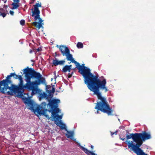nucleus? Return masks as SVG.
Returning <instances> with one entry per match:
<instances>
[{
	"label": "nucleus",
	"instance_id": "1",
	"mask_svg": "<svg viewBox=\"0 0 155 155\" xmlns=\"http://www.w3.org/2000/svg\"><path fill=\"white\" fill-rule=\"evenodd\" d=\"M106 80L104 79L101 82L88 88L91 91L93 92L94 94L97 95L98 99L100 101L95 104L94 108L97 110V113L98 114L99 110H100L109 116L112 115L113 110L110 107L106 99L102 96V93L101 91V90H104V92H106L108 91L106 87Z\"/></svg>",
	"mask_w": 155,
	"mask_h": 155
},
{
	"label": "nucleus",
	"instance_id": "2",
	"mask_svg": "<svg viewBox=\"0 0 155 155\" xmlns=\"http://www.w3.org/2000/svg\"><path fill=\"white\" fill-rule=\"evenodd\" d=\"M23 70L26 82L25 84V88L28 91H31V95L33 96L38 92V86L41 84L45 83V79L33 68H28L27 67V68Z\"/></svg>",
	"mask_w": 155,
	"mask_h": 155
},
{
	"label": "nucleus",
	"instance_id": "3",
	"mask_svg": "<svg viewBox=\"0 0 155 155\" xmlns=\"http://www.w3.org/2000/svg\"><path fill=\"white\" fill-rule=\"evenodd\" d=\"M72 62L75 64L76 68L78 70V72L83 76L84 83L88 88L102 81L98 78V76L94 75L91 73L90 69L84 66V64L80 65V63L74 60Z\"/></svg>",
	"mask_w": 155,
	"mask_h": 155
},
{
	"label": "nucleus",
	"instance_id": "4",
	"mask_svg": "<svg viewBox=\"0 0 155 155\" xmlns=\"http://www.w3.org/2000/svg\"><path fill=\"white\" fill-rule=\"evenodd\" d=\"M137 143L136 144H134L133 142L130 141H125L129 148H131L137 155H148L144 152L140 148L143 143V141L151 138V134L150 132H147L145 131H143L141 133H137Z\"/></svg>",
	"mask_w": 155,
	"mask_h": 155
},
{
	"label": "nucleus",
	"instance_id": "5",
	"mask_svg": "<svg viewBox=\"0 0 155 155\" xmlns=\"http://www.w3.org/2000/svg\"><path fill=\"white\" fill-rule=\"evenodd\" d=\"M47 104L45 102L42 103L41 105L37 107L35 111L37 112L39 115H44L47 118H49V115L46 114V112L48 111L49 113H51V116L52 117L53 120L54 121V120L57 119L58 121H59L58 118L59 119H61L62 118V115H59L57 114L60 111V110L58 108V106H56L55 107L53 108V109H50V110L46 109V106Z\"/></svg>",
	"mask_w": 155,
	"mask_h": 155
},
{
	"label": "nucleus",
	"instance_id": "6",
	"mask_svg": "<svg viewBox=\"0 0 155 155\" xmlns=\"http://www.w3.org/2000/svg\"><path fill=\"white\" fill-rule=\"evenodd\" d=\"M19 83L18 86H16L14 84H12V86L9 88V89L6 92L5 94L12 95L13 93H18L20 95H22L24 92V90L26 89L25 88V84L23 85V81L22 77L19 76L18 78Z\"/></svg>",
	"mask_w": 155,
	"mask_h": 155
},
{
	"label": "nucleus",
	"instance_id": "7",
	"mask_svg": "<svg viewBox=\"0 0 155 155\" xmlns=\"http://www.w3.org/2000/svg\"><path fill=\"white\" fill-rule=\"evenodd\" d=\"M12 73L10 75H8L5 79L0 81V92L4 94H5L6 92H7L12 86V84L11 80V77H12Z\"/></svg>",
	"mask_w": 155,
	"mask_h": 155
},
{
	"label": "nucleus",
	"instance_id": "8",
	"mask_svg": "<svg viewBox=\"0 0 155 155\" xmlns=\"http://www.w3.org/2000/svg\"><path fill=\"white\" fill-rule=\"evenodd\" d=\"M59 49L62 55L66 56L67 61H69L72 62L74 60L73 58L72 55L70 54V50L67 47L62 45L59 47Z\"/></svg>",
	"mask_w": 155,
	"mask_h": 155
},
{
	"label": "nucleus",
	"instance_id": "9",
	"mask_svg": "<svg viewBox=\"0 0 155 155\" xmlns=\"http://www.w3.org/2000/svg\"><path fill=\"white\" fill-rule=\"evenodd\" d=\"M45 97L47 96L46 98L49 102L48 105L49 106L50 109H53V108L55 107L58 106V103L60 102L59 100L53 99L51 100L52 95H51L50 93H49L48 96H47L46 94H45Z\"/></svg>",
	"mask_w": 155,
	"mask_h": 155
},
{
	"label": "nucleus",
	"instance_id": "10",
	"mask_svg": "<svg viewBox=\"0 0 155 155\" xmlns=\"http://www.w3.org/2000/svg\"><path fill=\"white\" fill-rule=\"evenodd\" d=\"M41 6V3H37L35 5H33L34 9L32 8L31 16L33 17L35 20L39 18L40 11L38 8Z\"/></svg>",
	"mask_w": 155,
	"mask_h": 155
},
{
	"label": "nucleus",
	"instance_id": "11",
	"mask_svg": "<svg viewBox=\"0 0 155 155\" xmlns=\"http://www.w3.org/2000/svg\"><path fill=\"white\" fill-rule=\"evenodd\" d=\"M35 21H38V22L36 21L32 22V24L35 27L38 28V29H40L41 28H43V25H44L43 22V20L40 18V15H39V18L36 19H35Z\"/></svg>",
	"mask_w": 155,
	"mask_h": 155
},
{
	"label": "nucleus",
	"instance_id": "12",
	"mask_svg": "<svg viewBox=\"0 0 155 155\" xmlns=\"http://www.w3.org/2000/svg\"><path fill=\"white\" fill-rule=\"evenodd\" d=\"M126 135L127 140H128L131 138L133 139V141L134 142H135L136 143H137V133L134 134H130L128 130H126ZM126 141L128 140H126Z\"/></svg>",
	"mask_w": 155,
	"mask_h": 155
},
{
	"label": "nucleus",
	"instance_id": "13",
	"mask_svg": "<svg viewBox=\"0 0 155 155\" xmlns=\"http://www.w3.org/2000/svg\"><path fill=\"white\" fill-rule=\"evenodd\" d=\"M54 123L58 126L60 127L61 129L67 130L65 124L61 122V120L60 121H58L57 119H56L54 120Z\"/></svg>",
	"mask_w": 155,
	"mask_h": 155
},
{
	"label": "nucleus",
	"instance_id": "14",
	"mask_svg": "<svg viewBox=\"0 0 155 155\" xmlns=\"http://www.w3.org/2000/svg\"><path fill=\"white\" fill-rule=\"evenodd\" d=\"M40 105H38L35 108V106L36 104L34 103L31 100V101L29 102V103L28 104V106L29 107V109L31 110H34L35 113L36 112L37 113V114H38L37 113V112L35 111L37 107H39V106H40L41 104Z\"/></svg>",
	"mask_w": 155,
	"mask_h": 155
},
{
	"label": "nucleus",
	"instance_id": "15",
	"mask_svg": "<svg viewBox=\"0 0 155 155\" xmlns=\"http://www.w3.org/2000/svg\"><path fill=\"white\" fill-rule=\"evenodd\" d=\"M65 61L64 60H61L58 61L56 58L53 60L52 61V64L55 66H56L58 65H63Z\"/></svg>",
	"mask_w": 155,
	"mask_h": 155
},
{
	"label": "nucleus",
	"instance_id": "16",
	"mask_svg": "<svg viewBox=\"0 0 155 155\" xmlns=\"http://www.w3.org/2000/svg\"><path fill=\"white\" fill-rule=\"evenodd\" d=\"M81 148L85 153L88 155H97L93 151H89L87 149L82 146H81Z\"/></svg>",
	"mask_w": 155,
	"mask_h": 155
},
{
	"label": "nucleus",
	"instance_id": "17",
	"mask_svg": "<svg viewBox=\"0 0 155 155\" xmlns=\"http://www.w3.org/2000/svg\"><path fill=\"white\" fill-rule=\"evenodd\" d=\"M74 133L72 131H67L66 135L68 138H70L72 140H74L73 138Z\"/></svg>",
	"mask_w": 155,
	"mask_h": 155
},
{
	"label": "nucleus",
	"instance_id": "18",
	"mask_svg": "<svg viewBox=\"0 0 155 155\" xmlns=\"http://www.w3.org/2000/svg\"><path fill=\"white\" fill-rule=\"evenodd\" d=\"M68 66V65H66L64 66L63 69L62 71L64 72H66L67 71L68 72H70L71 71V70L70 68V67Z\"/></svg>",
	"mask_w": 155,
	"mask_h": 155
},
{
	"label": "nucleus",
	"instance_id": "19",
	"mask_svg": "<svg viewBox=\"0 0 155 155\" xmlns=\"http://www.w3.org/2000/svg\"><path fill=\"white\" fill-rule=\"evenodd\" d=\"M12 9H17L19 7V2H13L12 4Z\"/></svg>",
	"mask_w": 155,
	"mask_h": 155
},
{
	"label": "nucleus",
	"instance_id": "20",
	"mask_svg": "<svg viewBox=\"0 0 155 155\" xmlns=\"http://www.w3.org/2000/svg\"><path fill=\"white\" fill-rule=\"evenodd\" d=\"M77 47L78 48H81L83 47V45L82 43L81 42H78Z\"/></svg>",
	"mask_w": 155,
	"mask_h": 155
},
{
	"label": "nucleus",
	"instance_id": "21",
	"mask_svg": "<svg viewBox=\"0 0 155 155\" xmlns=\"http://www.w3.org/2000/svg\"><path fill=\"white\" fill-rule=\"evenodd\" d=\"M12 77H13V78L15 79H18V78L19 76H21V77H22V76L21 75H17L15 74V73H12Z\"/></svg>",
	"mask_w": 155,
	"mask_h": 155
},
{
	"label": "nucleus",
	"instance_id": "22",
	"mask_svg": "<svg viewBox=\"0 0 155 155\" xmlns=\"http://www.w3.org/2000/svg\"><path fill=\"white\" fill-rule=\"evenodd\" d=\"M31 100L28 98H25L24 99V102L25 104H28Z\"/></svg>",
	"mask_w": 155,
	"mask_h": 155
},
{
	"label": "nucleus",
	"instance_id": "23",
	"mask_svg": "<svg viewBox=\"0 0 155 155\" xmlns=\"http://www.w3.org/2000/svg\"><path fill=\"white\" fill-rule=\"evenodd\" d=\"M122 134H120V139L122 140L123 141H124L125 139V135H124V136L122 135Z\"/></svg>",
	"mask_w": 155,
	"mask_h": 155
},
{
	"label": "nucleus",
	"instance_id": "24",
	"mask_svg": "<svg viewBox=\"0 0 155 155\" xmlns=\"http://www.w3.org/2000/svg\"><path fill=\"white\" fill-rule=\"evenodd\" d=\"M20 24L23 26L25 24V21L24 20H21L20 21Z\"/></svg>",
	"mask_w": 155,
	"mask_h": 155
},
{
	"label": "nucleus",
	"instance_id": "25",
	"mask_svg": "<svg viewBox=\"0 0 155 155\" xmlns=\"http://www.w3.org/2000/svg\"><path fill=\"white\" fill-rule=\"evenodd\" d=\"M74 71H72V72H69V73L68 74V78H71L72 77V74H73Z\"/></svg>",
	"mask_w": 155,
	"mask_h": 155
},
{
	"label": "nucleus",
	"instance_id": "26",
	"mask_svg": "<svg viewBox=\"0 0 155 155\" xmlns=\"http://www.w3.org/2000/svg\"><path fill=\"white\" fill-rule=\"evenodd\" d=\"M6 14V13H2L1 12H0V16H2L3 18H4L5 17Z\"/></svg>",
	"mask_w": 155,
	"mask_h": 155
},
{
	"label": "nucleus",
	"instance_id": "27",
	"mask_svg": "<svg viewBox=\"0 0 155 155\" xmlns=\"http://www.w3.org/2000/svg\"><path fill=\"white\" fill-rule=\"evenodd\" d=\"M55 88L54 87H52L51 90L50 91V93L51 94V93H54L55 92Z\"/></svg>",
	"mask_w": 155,
	"mask_h": 155
},
{
	"label": "nucleus",
	"instance_id": "28",
	"mask_svg": "<svg viewBox=\"0 0 155 155\" xmlns=\"http://www.w3.org/2000/svg\"><path fill=\"white\" fill-rule=\"evenodd\" d=\"M9 13L11 15H14V12L13 11L10 10L9 11Z\"/></svg>",
	"mask_w": 155,
	"mask_h": 155
},
{
	"label": "nucleus",
	"instance_id": "29",
	"mask_svg": "<svg viewBox=\"0 0 155 155\" xmlns=\"http://www.w3.org/2000/svg\"><path fill=\"white\" fill-rule=\"evenodd\" d=\"M118 132V131H116L114 132H111V135H113L114 134L115 135L117 134V133Z\"/></svg>",
	"mask_w": 155,
	"mask_h": 155
},
{
	"label": "nucleus",
	"instance_id": "30",
	"mask_svg": "<svg viewBox=\"0 0 155 155\" xmlns=\"http://www.w3.org/2000/svg\"><path fill=\"white\" fill-rule=\"evenodd\" d=\"M37 51L38 52L41 51V48H39L37 49Z\"/></svg>",
	"mask_w": 155,
	"mask_h": 155
},
{
	"label": "nucleus",
	"instance_id": "31",
	"mask_svg": "<svg viewBox=\"0 0 155 155\" xmlns=\"http://www.w3.org/2000/svg\"><path fill=\"white\" fill-rule=\"evenodd\" d=\"M14 2H19V0H13Z\"/></svg>",
	"mask_w": 155,
	"mask_h": 155
},
{
	"label": "nucleus",
	"instance_id": "32",
	"mask_svg": "<svg viewBox=\"0 0 155 155\" xmlns=\"http://www.w3.org/2000/svg\"><path fill=\"white\" fill-rule=\"evenodd\" d=\"M68 66H69V67H70V70L71 71V68H72V65H68Z\"/></svg>",
	"mask_w": 155,
	"mask_h": 155
},
{
	"label": "nucleus",
	"instance_id": "33",
	"mask_svg": "<svg viewBox=\"0 0 155 155\" xmlns=\"http://www.w3.org/2000/svg\"><path fill=\"white\" fill-rule=\"evenodd\" d=\"M31 0L32 1V2H31V3H30V4H31L33 3L35 1V0Z\"/></svg>",
	"mask_w": 155,
	"mask_h": 155
},
{
	"label": "nucleus",
	"instance_id": "34",
	"mask_svg": "<svg viewBox=\"0 0 155 155\" xmlns=\"http://www.w3.org/2000/svg\"><path fill=\"white\" fill-rule=\"evenodd\" d=\"M32 52V51L31 49H30L29 51V53H31Z\"/></svg>",
	"mask_w": 155,
	"mask_h": 155
},
{
	"label": "nucleus",
	"instance_id": "35",
	"mask_svg": "<svg viewBox=\"0 0 155 155\" xmlns=\"http://www.w3.org/2000/svg\"><path fill=\"white\" fill-rule=\"evenodd\" d=\"M76 67H75V68H71V70H75V69H76Z\"/></svg>",
	"mask_w": 155,
	"mask_h": 155
},
{
	"label": "nucleus",
	"instance_id": "36",
	"mask_svg": "<svg viewBox=\"0 0 155 155\" xmlns=\"http://www.w3.org/2000/svg\"><path fill=\"white\" fill-rule=\"evenodd\" d=\"M91 149H93V148L94 147L93 146L91 145Z\"/></svg>",
	"mask_w": 155,
	"mask_h": 155
},
{
	"label": "nucleus",
	"instance_id": "37",
	"mask_svg": "<svg viewBox=\"0 0 155 155\" xmlns=\"http://www.w3.org/2000/svg\"><path fill=\"white\" fill-rule=\"evenodd\" d=\"M58 46H58V45H57V47H58Z\"/></svg>",
	"mask_w": 155,
	"mask_h": 155
},
{
	"label": "nucleus",
	"instance_id": "38",
	"mask_svg": "<svg viewBox=\"0 0 155 155\" xmlns=\"http://www.w3.org/2000/svg\"><path fill=\"white\" fill-rule=\"evenodd\" d=\"M6 2V1H5L4 3H5Z\"/></svg>",
	"mask_w": 155,
	"mask_h": 155
}]
</instances>
